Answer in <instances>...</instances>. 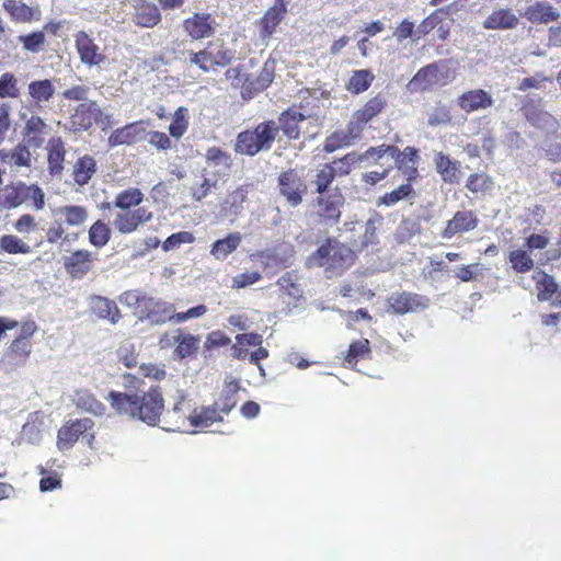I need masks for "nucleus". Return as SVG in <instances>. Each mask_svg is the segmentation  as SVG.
Returning <instances> with one entry per match:
<instances>
[{
	"mask_svg": "<svg viewBox=\"0 0 561 561\" xmlns=\"http://www.w3.org/2000/svg\"><path fill=\"white\" fill-rule=\"evenodd\" d=\"M241 242L242 236L240 232H230L211 244L210 254L216 260L224 261L240 247Z\"/></svg>",
	"mask_w": 561,
	"mask_h": 561,
	"instance_id": "obj_41",
	"label": "nucleus"
},
{
	"mask_svg": "<svg viewBox=\"0 0 561 561\" xmlns=\"http://www.w3.org/2000/svg\"><path fill=\"white\" fill-rule=\"evenodd\" d=\"M23 127L21 130L22 141L32 149H39L50 131L49 125L37 114H21Z\"/></svg>",
	"mask_w": 561,
	"mask_h": 561,
	"instance_id": "obj_13",
	"label": "nucleus"
},
{
	"mask_svg": "<svg viewBox=\"0 0 561 561\" xmlns=\"http://www.w3.org/2000/svg\"><path fill=\"white\" fill-rule=\"evenodd\" d=\"M274 75L268 69L263 68L260 73L255 77V88L250 91L247 90L244 93V100H250L257 93L267 89L273 82Z\"/></svg>",
	"mask_w": 561,
	"mask_h": 561,
	"instance_id": "obj_63",
	"label": "nucleus"
},
{
	"mask_svg": "<svg viewBox=\"0 0 561 561\" xmlns=\"http://www.w3.org/2000/svg\"><path fill=\"white\" fill-rule=\"evenodd\" d=\"M357 259L356 252L335 237H327L305 261V266L322 268L328 278L340 277Z\"/></svg>",
	"mask_w": 561,
	"mask_h": 561,
	"instance_id": "obj_3",
	"label": "nucleus"
},
{
	"mask_svg": "<svg viewBox=\"0 0 561 561\" xmlns=\"http://www.w3.org/2000/svg\"><path fill=\"white\" fill-rule=\"evenodd\" d=\"M188 126H190V115H188L187 107H185V106L178 107L174 111V113L172 115V121L169 125L170 135L175 139H180L187 131Z\"/></svg>",
	"mask_w": 561,
	"mask_h": 561,
	"instance_id": "obj_51",
	"label": "nucleus"
},
{
	"mask_svg": "<svg viewBox=\"0 0 561 561\" xmlns=\"http://www.w3.org/2000/svg\"><path fill=\"white\" fill-rule=\"evenodd\" d=\"M205 158L208 165L230 169L232 164L230 153H228L227 151L222 150L219 147L208 148Z\"/></svg>",
	"mask_w": 561,
	"mask_h": 561,
	"instance_id": "obj_59",
	"label": "nucleus"
},
{
	"mask_svg": "<svg viewBox=\"0 0 561 561\" xmlns=\"http://www.w3.org/2000/svg\"><path fill=\"white\" fill-rule=\"evenodd\" d=\"M360 134H355L352 129V123L348 122L345 130H335L330 134L323 144V150L328 153H332L341 148L347 147L356 138H359Z\"/></svg>",
	"mask_w": 561,
	"mask_h": 561,
	"instance_id": "obj_40",
	"label": "nucleus"
},
{
	"mask_svg": "<svg viewBox=\"0 0 561 561\" xmlns=\"http://www.w3.org/2000/svg\"><path fill=\"white\" fill-rule=\"evenodd\" d=\"M175 348L173 355L178 359H186L197 354L201 344V337L182 330H178L174 336Z\"/></svg>",
	"mask_w": 561,
	"mask_h": 561,
	"instance_id": "obj_36",
	"label": "nucleus"
},
{
	"mask_svg": "<svg viewBox=\"0 0 561 561\" xmlns=\"http://www.w3.org/2000/svg\"><path fill=\"white\" fill-rule=\"evenodd\" d=\"M94 423L91 419H77L67 421L57 434V446L60 450L71 448L79 437L92 430Z\"/></svg>",
	"mask_w": 561,
	"mask_h": 561,
	"instance_id": "obj_21",
	"label": "nucleus"
},
{
	"mask_svg": "<svg viewBox=\"0 0 561 561\" xmlns=\"http://www.w3.org/2000/svg\"><path fill=\"white\" fill-rule=\"evenodd\" d=\"M494 186L493 179L485 172H476L469 174L465 187L472 194H482L491 192Z\"/></svg>",
	"mask_w": 561,
	"mask_h": 561,
	"instance_id": "obj_49",
	"label": "nucleus"
},
{
	"mask_svg": "<svg viewBox=\"0 0 561 561\" xmlns=\"http://www.w3.org/2000/svg\"><path fill=\"white\" fill-rule=\"evenodd\" d=\"M98 171L96 160L90 156L84 154L77 159L72 167V178L77 185H87Z\"/></svg>",
	"mask_w": 561,
	"mask_h": 561,
	"instance_id": "obj_38",
	"label": "nucleus"
},
{
	"mask_svg": "<svg viewBox=\"0 0 561 561\" xmlns=\"http://www.w3.org/2000/svg\"><path fill=\"white\" fill-rule=\"evenodd\" d=\"M112 237L110 226L101 219L94 221L88 231L89 242L96 249H101L108 243Z\"/></svg>",
	"mask_w": 561,
	"mask_h": 561,
	"instance_id": "obj_50",
	"label": "nucleus"
},
{
	"mask_svg": "<svg viewBox=\"0 0 561 561\" xmlns=\"http://www.w3.org/2000/svg\"><path fill=\"white\" fill-rule=\"evenodd\" d=\"M311 116L312 113L307 110V104L302 101L298 104H291L278 115L276 122L277 136L282 131L288 140H298L301 136L300 124Z\"/></svg>",
	"mask_w": 561,
	"mask_h": 561,
	"instance_id": "obj_11",
	"label": "nucleus"
},
{
	"mask_svg": "<svg viewBox=\"0 0 561 561\" xmlns=\"http://www.w3.org/2000/svg\"><path fill=\"white\" fill-rule=\"evenodd\" d=\"M38 327L34 320L22 322L19 334L12 340L5 352V359L13 366H23L32 353V337Z\"/></svg>",
	"mask_w": 561,
	"mask_h": 561,
	"instance_id": "obj_8",
	"label": "nucleus"
},
{
	"mask_svg": "<svg viewBox=\"0 0 561 561\" xmlns=\"http://www.w3.org/2000/svg\"><path fill=\"white\" fill-rule=\"evenodd\" d=\"M279 194L291 207L299 206L307 194V184L295 169H288L278 175Z\"/></svg>",
	"mask_w": 561,
	"mask_h": 561,
	"instance_id": "obj_14",
	"label": "nucleus"
},
{
	"mask_svg": "<svg viewBox=\"0 0 561 561\" xmlns=\"http://www.w3.org/2000/svg\"><path fill=\"white\" fill-rule=\"evenodd\" d=\"M2 8L9 14L10 19L16 23H31L41 18L38 8H32L21 0H5Z\"/></svg>",
	"mask_w": 561,
	"mask_h": 561,
	"instance_id": "obj_32",
	"label": "nucleus"
},
{
	"mask_svg": "<svg viewBox=\"0 0 561 561\" xmlns=\"http://www.w3.org/2000/svg\"><path fill=\"white\" fill-rule=\"evenodd\" d=\"M387 104L386 95L379 92L368 99L360 108L356 110L350 121L355 134L362 135L366 125L381 114L386 110Z\"/></svg>",
	"mask_w": 561,
	"mask_h": 561,
	"instance_id": "obj_15",
	"label": "nucleus"
},
{
	"mask_svg": "<svg viewBox=\"0 0 561 561\" xmlns=\"http://www.w3.org/2000/svg\"><path fill=\"white\" fill-rule=\"evenodd\" d=\"M142 139H146L145 122L137 121L114 129L107 138V146H133Z\"/></svg>",
	"mask_w": 561,
	"mask_h": 561,
	"instance_id": "obj_20",
	"label": "nucleus"
},
{
	"mask_svg": "<svg viewBox=\"0 0 561 561\" xmlns=\"http://www.w3.org/2000/svg\"><path fill=\"white\" fill-rule=\"evenodd\" d=\"M18 39L22 44L23 49L32 54L41 53L46 44L44 31H33L28 34L20 35Z\"/></svg>",
	"mask_w": 561,
	"mask_h": 561,
	"instance_id": "obj_52",
	"label": "nucleus"
},
{
	"mask_svg": "<svg viewBox=\"0 0 561 561\" xmlns=\"http://www.w3.org/2000/svg\"><path fill=\"white\" fill-rule=\"evenodd\" d=\"M480 224L479 217L473 210H457L453 217L446 221L445 227L440 231V237L450 240L456 236H461L473 231Z\"/></svg>",
	"mask_w": 561,
	"mask_h": 561,
	"instance_id": "obj_17",
	"label": "nucleus"
},
{
	"mask_svg": "<svg viewBox=\"0 0 561 561\" xmlns=\"http://www.w3.org/2000/svg\"><path fill=\"white\" fill-rule=\"evenodd\" d=\"M30 147L19 142L12 149L0 150V162L2 164L15 168H30L32 164V153Z\"/></svg>",
	"mask_w": 561,
	"mask_h": 561,
	"instance_id": "obj_35",
	"label": "nucleus"
},
{
	"mask_svg": "<svg viewBox=\"0 0 561 561\" xmlns=\"http://www.w3.org/2000/svg\"><path fill=\"white\" fill-rule=\"evenodd\" d=\"M374 80L375 76L369 69L354 70L345 88L350 93L358 95L366 92Z\"/></svg>",
	"mask_w": 561,
	"mask_h": 561,
	"instance_id": "obj_45",
	"label": "nucleus"
},
{
	"mask_svg": "<svg viewBox=\"0 0 561 561\" xmlns=\"http://www.w3.org/2000/svg\"><path fill=\"white\" fill-rule=\"evenodd\" d=\"M419 160V150L411 146L405 147L403 150L399 149V154L394 157L397 169L401 172L405 182L410 184L420 178Z\"/></svg>",
	"mask_w": 561,
	"mask_h": 561,
	"instance_id": "obj_27",
	"label": "nucleus"
},
{
	"mask_svg": "<svg viewBox=\"0 0 561 561\" xmlns=\"http://www.w3.org/2000/svg\"><path fill=\"white\" fill-rule=\"evenodd\" d=\"M263 343V337L261 334L251 332V333H241L236 336V343L232 345V356L237 359L244 360L249 357L250 353L248 351L249 346H260Z\"/></svg>",
	"mask_w": 561,
	"mask_h": 561,
	"instance_id": "obj_44",
	"label": "nucleus"
},
{
	"mask_svg": "<svg viewBox=\"0 0 561 561\" xmlns=\"http://www.w3.org/2000/svg\"><path fill=\"white\" fill-rule=\"evenodd\" d=\"M288 0H275L274 4L270 7L262 18L259 20L260 37L268 39L276 32L278 25L287 14Z\"/></svg>",
	"mask_w": 561,
	"mask_h": 561,
	"instance_id": "obj_22",
	"label": "nucleus"
},
{
	"mask_svg": "<svg viewBox=\"0 0 561 561\" xmlns=\"http://www.w3.org/2000/svg\"><path fill=\"white\" fill-rule=\"evenodd\" d=\"M13 228L21 234H30L39 230V224L31 214L21 215L13 224Z\"/></svg>",
	"mask_w": 561,
	"mask_h": 561,
	"instance_id": "obj_62",
	"label": "nucleus"
},
{
	"mask_svg": "<svg viewBox=\"0 0 561 561\" xmlns=\"http://www.w3.org/2000/svg\"><path fill=\"white\" fill-rule=\"evenodd\" d=\"M54 222L46 231V241L50 244L66 239V231L71 228H81L89 218V210L82 205H62L53 209Z\"/></svg>",
	"mask_w": 561,
	"mask_h": 561,
	"instance_id": "obj_5",
	"label": "nucleus"
},
{
	"mask_svg": "<svg viewBox=\"0 0 561 561\" xmlns=\"http://www.w3.org/2000/svg\"><path fill=\"white\" fill-rule=\"evenodd\" d=\"M415 190L412 184L405 182L399 185L397 188L391 192H387L383 195L379 196L376 204L377 206H393L400 201L410 199L415 197Z\"/></svg>",
	"mask_w": 561,
	"mask_h": 561,
	"instance_id": "obj_47",
	"label": "nucleus"
},
{
	"mask_svg": "<svg viewBox=\"0 0 561 561\" xmlns=\"http://www.w3.org/2000/svg\"><path fill=\"white\" fill-rule=\"evenodd\" d=\"M533 278L536 284L537 299L550 301L552 307H561V290L553 276L539 271L533 275Z\"/></svg>",
	"mask_w": 561,
	"mask_h": 561,
	"instance_id": "obj_26",
	"label": "nucleus"
},
{
	"mask_svg": "<svg viewBox=\"0 0 561 561\" xmlns=\"http://www.w3.org/2000/svg\"><path fill=\"white\" fill-rule=\"evenodd\" d=\"M360 161L358 156L355 152H348L342 158L334 159L329 164L332 167L334 171V176H346L352 172L353 165Z\"/></svg>",
	"mask_w": 561,
	"mask_h": 561,
	"instance_id": "obj_58",
	"label": "nucleus"
},
{
	"mask_svg": "<svg viewBox=\"0 0 561 561\" xmlns=\"http://www.w3.org/2000/svg\"><path fill=\"white\" fill-rule=\"evenodd\" d=\"M124 296L126 302L135 307V313L139 320L148 321L154 325H162L168 322L183 323L190 319L201 318L207 312L205 305H197L186 311L176 312V308L172 302L161 298L137 291H126Z\"/></svg>",
	"mask_w": 561,
	"mask_h": 561,
	"instance_id": "obj_1",
	"label": "nucleus"
},
{
	"mask_svg": "<svg viewBox=\"0 0 561 561\" xmlns=\"http://www.w3.org/2000/svg\"><path fill=\"white\" fill-rule=\"evenodd\" d=\"M187 55L190 62L203 72H216L220 68L229 66L236 57L234 51L219 38L209 41L198 51L188 50Z\"/></svg>",
	"mask_w": 561,
	"mask_h": 561,
	"instance_id": "obj_6",
	"label": "nucleus"
},
{
	"mask_svg": "<svg viewBox=\"0 0 561 561\" xmlns=\"http://www.w3.org/2000/svg\"><path fill=\"white\" fill-rule=\"evenodd\" d=\"M494 103L492 95L483 89L465 91L457 98V104L465 113H473L491 107Z\"/></svg>",
	"mask_w": 561,
	"mask_h": 561,
	"instance_id": "obj_28",
	"label": "nucleus"
},
{
	"mask_svg": "<svg viewBox=\"0 0 561 561\" xmlns=\"http://www.w3.org/2000/svg\"><path fill=\"white\" fill-rule=\"evenodd\" d=\"M277 138L276 122L266 119L252 128L240 131L234 142L237 153L253 157L261 151H268Z\"/></svg>",
	"mask_w": 561,
	"mask_h": 561,
	"instance_id": "obj_4",
	"label": "nucleus"
},
{
	"mask_svg": "<svg viewBox=\"0 0 561 561\" xmlns=\"http://www.w3.org/2000/svg\"><path fill=\"white\" fill-rule=\"evenodd\" d=\"M523 15L531 24H549L560 18L558 10L547 1H536L529 4Z\"/></svg>",
	"mask_w": 561,
	"mask_h": 561,
	"instance_id": "obj_31",
	"label": "nucleus"
},
{
	"mask_svg": "<svg viewBox=\"0 0 561 561\" xmlns=\"http://www.w3.org/2000/svg\"><path fill=\"white\" fill-rule=\"evenodd\" d=\"M145 195L138 187H128L116 194L114 206L121 210H133L144 202Z\"/></svg>",
	"mask_w": 561,
	"mask_h": 561,
	"instance_id": "obj_46",
	"label": "nucleus"
},
{
	"mask_svg": "<svg viewBox=\"0 0 561 561\" xmlns=\"http://www.w3.org/2000/svg\"><path fill=\"white\" fill-rule=\"evenodd\" d=\"M152 211L146 207L134 208L133 210H121L116 214L113 225L122 234H129L139 229L140 226L151 221Z\"/></svg>",
	"mask_w": 561,
	"mask_h": 561,
	"instance_id": "obj_19",
	"label": "nucleus"
},
{
	"mask_svg": "<svg viewBox=\"0 0 561 561\" xmlns=\"http://www.w3.org/2000/svg\"><path fill=\"white\" fill-rule=\"evenodd\" d=\"M335 180L334 171L330 164H322L314 175L313 184L319 195L329 193V187Z\"/></svg>",
	"mask_w": 561,
	"mask_h": 561,
	"instance_id": "obj_56",
	"label": "nucleus"
},
{
	"mask_svg": "<svg viewBox=\"0 0 561 561\" xmlns=\"http://www.w3.org/2000/svg\"><path fill=\"white\" fill-rule=\"evenodd\" d=\"M94 261L92 252L80 249L64 257V267L71 278L81 279L92 271Z\"/></svg>",
	"mask_w": 561,
	"mask_h": 561,
	"instance_id": "obj_23",
	"label": "nucleus"
},
{
	"mask_svg": "<svg viewBox=\"0 0 561 561\" xmlns=\"http://www.w3.org/2000/svg\"><path fill=\"white\" fill-rule=\"evenodd\" d=\"M508 262L512 268L517 273H527L534 268V260L530 254L522 249L513 250L508 253Z\"/></svg>",
	"mask_w": 561,
	"mask_h": 561,
	"instance_id": "obj_55",
	"label": "nucleus"
},
{
	"mask_svg": "<svg viewBox=\"0 0 561 561\" xmlns=\"http://www.w3.org/2000/svg\"><path fill=\"white\" fill-rule=\"evenodd\" d=\"M76 404L90 413L95 415H103L105 413V405L99 401L93 394L88 391H78L76 394Z\"/></svg>",
	"mask_w": 561,
	"mask_h": 561,
	"instance_id": "obj_53",
	"label": "nucleus"
},
{
	"mask_svg": "<svg viewBox=\"0 0 561 561\" xmlns=\"http://www.w3.org/2000/svg\"><path fill=\"white\" fill-rule=\"evenodd\" d=\"M195 238L192 232L180 231L169 236L162 243V249L168 252L179 248L183 243H192Z\"/></svg>",
	"mask_w": 561,
	"mask_h": 561,
	"instance_id": "obj_64",
	"label": "nucleus"
},
{
	"mask_svg": "<svg viewBox=\"0 0 561 561\" xmlns=\"http://www.w3.org/2000/svg\"><path fill=\"white\" fill-rule=\"evenodd\" d=\"M434 164L444 183L457 184L459 182L461 164L458 160H453L444 152H437L434 157Z\"/></svg>",
	"mask_w": 561,
	"mask_h": 561,
	"instance_id": "obj_33",
	"label": "nucleus"
},
{
	"mask_svg": "<svg viewBox=\"0 0 561 561\" xmlns=\"http://www.w3.org/2000/svg\"><path fill=\"white\" fill-rule=\"evenodd\" d=\"M446 60H437L420 68L408 83L411 92L430 91L434 87L445 84L448 79Z\"/></svg>",
	"mask_w": 561,
	"mask_h": 561,
	"instance_id": "obj_10",
	"label": "nucleus"
},
{
	"mask_svg": "<svg viewBox=\"0 0 561 561\" xmlns=\"http://www.w3.org/2000/svg\"><path fill=\"white\" fill-rule=\"evenodd\" d=\"M27 90L31 100L37 106L48 103L55 94V87L49 79L33 80L28 83Z\"/></svg>",
	"mask_w": 561,
	"mask_h": 561,
	"instance_id": "obj_43",
	"label": "nucleus"
},
{
	"mask_svg": "<svg viewBox=\"0 0 561 561\" xmlns=\"http://www.w3.org/2000/svg\"><path fill=\"white\" fill-rule=\"evenodd\" d=\"M448 13V8H440L426 16L417 27L419 38L432 32L442 22V15H447Z\"/></svg>",
	"mask_w": 561,
	"mask_h": 561,
	"instance_id": "obj_60",
	"label": "nucleus"
},
{
	"mask_svg": "<svg viewBox=\"0 0 561 561\" xmlns=\"http://www.w3.org/2000/svg\"><path fill=\"white\" fill-rule=\"evenodd\" d=\"M73 38L77 54L83 65L93 67L105 62L106 55L103 49L85 31H78Z\"/></svg>",
	"mask_w": 561,
	"mask_h": 561,
	"instance_id": "obj_16",
	"label": "nucleus"
},
{
	"mask_svg": "<svg viewBox=\"0 0 561 561\" xmlns=\"http://www.w3.org/2000/svg\"><path fill=\"white\" fill-rule=\"evenodd\" d=\"M106 400L119 415H126L154 426L159 423L164 409V400L159 387H150L141 396L110 391Z\"/></svg>",
	"mask_w": 561,
	"mask_h": 561,
	"instance_id": "obj_2",
	"label": "nucleus"
},
{
	"mask_svg": "<svg viewBox=\"0 0 561 561\" xmlns=\"http://www.w3.org/2000/svg\"><path fill=\"white\" fill-rule=\"evenodd\" d=\"M345 198L340 191L335 187L332 192L318 195L314 199L316 214L320 221L328 226H335L340 222L342 216V207Z\"/></svg>",
	"mask_w": 561,
	"mask_h": 561,
	"instance_id": "obj_12",
	"label": "nucleus"
},
{
	"mask_svg": "<svg viewBox=\"0 0 561 561\" xmlns=\"http://www.w3.org/2000/svg\"><path fill=\"white\" fill-rule=\"evenodd\" d=\"M385 154H390L393 159L399 154V148L394 145L381 144L379 146L369 147L366 151L359 156V160L373 158L375 162L380 160Z\"/></svg>",
	"mask_w": 561,
	"mask_h": 561,
	"instance_id": "obj_61",
	"label": "nucleus"
},
{
	"mask_svg": "<svg viewBox=\"0 0 561 561\" xmlns=\"http://www.w3.org/2000/svg\"><path fill=\"white\" fill-rule=\"evenodd\" d=\"M277 285L283 294L294 298L295 300L302 297V291L297 284V277L293 272H286L282 275L277 280Z\"/></svg>",
	"mask_w": 561,
	"mask_h": 561,
	"instance_id": "obj_57",
	"label": "nucleus"
},
{
	"mask_svg": "<svg viewBox=\"0 0 561 561\" xmlns=\"http://www.w3.org/2000/svg\"><path fill=\"white\" fill-rule=\"evenodd\" d=\"M517 15L508 8L494 10L483 22L485 30H512L518 25Z\"/></svg>",
	"mask_w": 561,
	"mask_h": 561,
	"instance_id": "obj_37",
	"label": "nucleus"
},
{
	"mask_svg": "<svg viewBox=\"0 0 561 561\" xmlns=\"http://www.w3.org/2000/svg\"><path fill=\"white\" fill-rule=\"evenodd\" d=\"M428 298L416 293L398 291L388 298V308L396 314H407L428 307Z\"/></svg>",
	"mask_w": 561,
	"mask_h": 561,
	"instance_id": "obj_18",
	"label": "nucleus"
},
{
	"mask_svg": "<svg viewBox=\"0 0 561 561\" xmlns=\"http://www.w3.org/2000/svg\"><path fill=\"white\" fill-rule=\"evenodd\" d=\"M47 169L51 176L60 175L64 171L66 157L65 142L61 137H53L47 144Z\"/></svg>",
	"mask_w": 561,
	"mask_h": 561,
	"instance_id": "obj_34",
	"label": "nucleus"
},
{
	"mask_svg": "<svg viewBox=\"0 0 561 561\" xmlns=\"http://www.w3.org/2000/svg\"><path fill=\"white\" fill-rule=\"evenodd\" d=\"M0 252L10 255L30 254L31 245L16 234H2L0 237Z\"/></svg>",
	"mask_w": 561,
	"mask_h": 561,
	"instance_id": "obj_48",
	"label": "nucleus"
},
{
	"mask_svg": "<svg viewBox=\"0 0 561 561\" xmlns=\"http://www.w3.org/2000/svg\"><path fill=\"white\" fill-rule=\"evenodd\" d=\"M216 22L210 13H194L183 21V28L192 39L210 37L215 33Z\"/></svg>",
	"mask_w": 561,
	"mask_h": 561,
	"instance_id": "obj_25",
	"label": "nucleus"
},
{
	"mask_svg": "<svg viewBox=\"0 0 561 561\" xmlns=\"http://www.w3.org/2000/svg\"><path fill=\"white\" fill-rule=\"evenodd\" d=\"M94 124L103 128L112 125L111 116L104 114L95 101L78 104L69 116L70 129L73 131H85Z\"/></svg>",
	"mask_w": 561,
	"mask_h": 561,
	"instance_id": "obj_9",
	"label": "nucleus"
},
{
	"mask_svg": "<svg viewBox=\"0 0 561 561\" xmlns=\"http://www.w3.org/2000/svg\"><path fill=\"white\" fill-rule=\"evenodd\" d=\"M0 204L9 209L26 204L42 210L45 207V193L37 184L11 183L0 190Z\"/></svg>",
	"mask_w": 561,
	"mask_h": 561,
	"instance_id": "obj_7",
	"label": "nucleus"
},
{
	"mask_svg": "<svg viewBox=\"0 0 561 561\" xmlns=\"http://www.w3.org/2000/svg\"><path fill=\"white\" fill-rule=\"evenodd\" d=\"M21 90L19 80L12 72H3L0 76V99H19Z\"/></svg>",
	"mask_w": 561,
	"mask_h": 561,
	"instance_id": "obj_54",
	"label": "nucleus"
},
{
	"mask_svg": "<svg viewBox=\"0 0 561 561\" xmlns=\"http://www.w3.org/2000/svg\"><path fill=\"white\" fill-rule=\"evenodd\" d=\"M89 307L93 316L100 320H106L111 324H116L122 318L117 304L110 298L93 295L90 297Z\"/></svg>",
	"mask_w": 561,
	"mask_h": 561,
	"instance_id": "obj_29",
	"label": "nucleus"
},
{
	"mask_svg": "<svg viewBox=\"0 0 561 561\" xmlns=\"http://www.w3.org/2000/svg\"><path fill=\"white\" fill-rule=\"evenodd\" d=\"M371 358V345L369 340L367 339H359L353 341L348 350L346 352V355L344 356V364L346 367L355 368L356 365L360 360L370 359Z\"/></svg>",
	"mask_w": 561,
	"mask_h": 561,
	"instance_id": "obj_42",
	"label": "nucleus"
},
{
	"mask_svg": "<svg viewBox=\"0 0 561 561\" xmlns=\"http://www.w3.org/2000/svg\"><path fill=\"white\" fill-rule=\"evenodd\" d=\"M188 420L194 427H208L216 422H221L222 416L219 413L218 403H214L209 407L194 409L190 413Z\"/></svg>",
	"mask_w": 561,
	"mask_h": 561,
	"instance_id": "obj_39",
	"label": "nucleus"
},
{
	"mask_svg": "<svg viewBox=\"0 0 561 561\" xmlns=\"http://www.w3.org/2000/svg\"><path fill=\"white\" fill-rule=\"evenodd\" d=\"M520 111L534 128L556 131L560 126L559 121L552 114L539 107L533 100L524 103Z\"/></svg>",
	"mask_w": 561,
	"mask_h": 561,
	"instance_id": "obj_24",
	"label": "nucleus"
},
{
	"mask_svg": "<svg viewBox=\"0 0 561 561\" xmlns=\"http://www.w3.org/2000/svg\"><path fill=\"white\" fill-rule=\"evenodd\" d=\"M159 8L147 0H135L133 21L140 27L151 28L161 22Z\"/></svg>",
	"mask_w": 561,
	"mask_h": 561,
	"instance_id": "obj_30",
	"label": "nucleus"
}]
</instances>
